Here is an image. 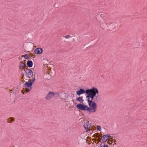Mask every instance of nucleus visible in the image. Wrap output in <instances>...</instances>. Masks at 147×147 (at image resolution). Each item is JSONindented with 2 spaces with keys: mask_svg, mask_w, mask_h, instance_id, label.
<instances>
[{
  "mask_svg": "<svg viewBox=\"0 0 147 147\" xmlns=\"http://www.w3.org/2000/svg\"><path fill=\"white\" fill-rule=\"evenodd\" d=\"M98 93L97 89L95 87L86 90V95H87L86 98H88L87 101L89 106H91L92 103L95 102L94 101L92 100L96 94Z\"/></svg>",
  "mask_w": 147,
  "mask_h": 147,
  "instance_id": "1",
  "label": "nucleus"
},
{
  "mask_svg": "<svg viewBox=\"0 0 147 147\" xmlns=\"http://www.w3.org/2000/svg\"><path fill=\"white\" fill-rule=\"evenodd\" d=\"M88 107L87 106L83 104V103L79 104L76 107L77 108L81 111H87L89 113H95L96 112L97 109V105L95 102L92 103L91 106H89Z\"/></svg>",
  "mask_w": 147,
  "mask_h": 147,
  "instance_id": "2",
  "label": "nucleus"
},
{
  "mask_svg": "<svg viewBox=\"0 0 147 147\" xmlns=\"http://www.w3.org/2000/svg\"><path fill=\"white\" fill-rule=\"evenodd\" d=\"M33 78L29 81L28 82H26L24 84V87L26 88L25 90L26 92H29L30 90L31 89V86L32 85V84L34 82L35 80V76L34 75Z\"/></svg>",
  "mask_w": 147,
  "mask_h": 147,
  "instance_id": "3",
  "label": "nucleus"
},
{
  "mask_svg": "<svg viewBox=\"0 0 147 147\" xmlns=\"http://www.w3.org/2000/svg\"><path fill=\"white\" fill-rule=\"evenodd\" d=\"M91 123L88 121L86 123H85L84 124V127L86 129V132H88V131H90V130L92 131L93 130L91 127Z\"/></svg>",
  "mask_w": 147,
  "mask_h": 147,
  "instance_id": "4",
  "label": "nucleus"
},
{
  "mask_svg": "<svg viewBox=\"0 0 147 147\" xmlns=\"http://www.w3.org/2000/svg\"><path fill=\"white\" fill-rule=\"evenodd\" d=\"M24 70L25 71V72L26 74L29 78H30L31 77H32L33 76V73L31 70L30 69H26Z\"/></svg>",
  "mask_w": 147,
  "mask_h": 147,
  "instance_id": "5",
  "label": "nucleus"
},
{
  "mask_svg": "<svg viewBox=\"0 0 147 147\" xmlns=\"http://www.w3.org/2000/svg\"><path fill=\"white\" fill-rule=\"evenodd\" d=\"M55 95V93L52 92H49L45 97V99L47 100H50L52 99L53 97Z\"/></svg>",
  "mask_w": 147,
  "mask_h": 147,
  "instance_id": "6",
  "label": "nucleus"
},
{
  "mask_svg": "<svg viewBox=\"0 0 147 147\" xmlns=\"http://www.w3.org/2000/svg\"><path fill=\"white\" fill-rule=\"evenodd\" d=\"M76 94L78 96L80 95L86 93V90L85 91L84 89L80 88L79 90L76 91Z\"/></svg>",
  "mask_w": 147,
  "mask_h": 147,
  "instance_id": "7",
  "label": "nucleus"
},
{
  "mask_svg": "<svg viewBox=\"0 0 147 147\" xmlns=\"http://www.w3.org/2000/svg\"><path fill=\"white\" fill-rule=\"evenodd\" d=\"M43 50L42 48H37L34 51V52L35 53L37 54H40L42 53Z\"/></svg>",
  "mask_w": 147,
  "mask_h": 147,
  "instance_id": "8",
  "label": "nucleus"
},
{
  "mask_svg": "<svg viewBox=\"0 0 147 147\" xmlns=\"http://www.w3.org/2000/svg\"><path fill=\"white\" fill-rule=\"evenodd\" d=\"M44 77L45 79L47 80H49L52 77L48 72L47 73L44 74Z\"/></svg>",
  "mask_w": 147,
  "mask_h": 147,
  "instance_id": "9",
  "label": "nucleus"
},
{
  "mask_svg": "<svg viewBox=\"0 0 147 147\" xmlns=\"http://www.w3.org/2000/svg\"><path fill=\"white\" fill-rule=\"evenodd\" d=\"M20 63L21 64L19 66V69H24L26 65V64L25 63H23L22 61H21Z\"/></svg>",
  "mask_w": 147,
  "mask_h": 147,
  "instance_id": "10",
  "label": "nucleus"
},
{
  "mask_svg": "<svg viewBox=\"0 0 147 147\" xmlns=\"http://www.w3.org/2000/svg\"><path fill=\"white\" fill-rule=\"evenodd\" d=\"M76 100L82 104L83 103L84 101L83 99L82 96H80L78 98H76Z\"/></svg>",
  "mask_w": 147,
  "mask_h": 147,
  "instance_id": "11",
  "label": "nucleus"
},
{
  "mask_svg": "<svg viewBox=\"0 0 147 147\" xmlns=\"http://www.w3.org/2000/svg\"><path fill=\"white\" fill-rule=\"evenodd\" d=\"M48 72L51 76V77L54 76L55 75V72L54 71H52L51 70H49L48 71Z\"/></svg>",
  "mask_w": 147,
  "mask_h": 147,
  "instance_id": "12",
  "label": "nucleus"
},
{
  "mask_svg": "<svg viewBox=\"0 0 147 147\" xmlns=\"http://www.w3.org/2000/svg\"><path fill=\"white\" fill-rule=\"evenodd\" d=\"M27 63L28 66L29 67H31L33 65V63L31 61H28Z\"/></svg>",
  "mask_w": 147,
  "mask_h": 147,
  "instance_id": "13",
  "label": "nucleus"
},
{
  "mask_svg": "<svg viewBox=\"0 0 147 147\" xmlns=\"http://www.w3.org/2000/svg\"><path fill=\"white\" fill-rule=\"evenodd\" d=\"M108 140V138H107V137H105L104 135L102 137V142L104 143L106 142Z\"/></svg>",
  "mask_w": 147,
  "mask_h": 147,
  "instance_id": "14",
  "label": "nucleus"
},
{
  "mask_svg": "<svg viewBox=\"0 0 147 147\" xmlns=\"http://www.w3.org/2000/svg\"><path fill=\"white\" fill-rule=\"evenodd\" d=\"M100 147H108V146L106 144H105L103 142L100 145Z\"/></svg>",
  "mask_w": 147,
  "mask_h": 147,
  "instance_id": "15",
  "label": "nucleus"
},
{
  "mask_svg": "<svg viewBox=\"0 0 147 147\" xmlns=\"http://www.w3.org/2000/svg\"><path fill=\"white\" fill-rule=\"evenodd\" d=\"M22 57H24L26 59L29 58V57L27 54H25L24 55H22Z\"/></svg>",
  "mask_w": 147,
  "mask_h": 147,
  "instance_id": "16",
  "label": "nucleus"
},
{
  "mask_svg": "<svg viewBox=\"0 0 147 147\" xmlns=\"http://www.w3.org/2000/svg\"><path fill=\"white\" fill-rule=\"evenodd\" d=\"M55 95L57 96V98H59L60 97L59 94V93H55Z\"/></svg>",
  "mask_w": 147,
  "mask_h": 147,
  "instance_id": "17",
  "label": "nucleus"
},
{
  "mask_svg": "<svg viewBox=\"0 0 147 147\" xmlns=\"http://www.w3.org/2000/svg\"><path fill=\"white\" fill-rule=\"evenodd\" d=\"M71 37V36H70L69 35H68L67 36H64V37L66 38H70Z\"/></svg>",
  "mask_w": 147,
  "mask_h": 147,
  "instance_id": "18",
  "label": "nucleus"
},
{
  "mask_svg": "<svg viewBox=\"0 0 147 147\" xmlns=\"http://www.w3.org/2000/svg\"><path fill=\"white\" fill-rule=\"evenodd\" d=\"M104 136L105 137H107V138H108L111 137L110 135L108 134L104 135Z\"/></svg>",
  "mask_w": 147,
  "mask_h": 147,
  "instance_id": "19",
  "label": "nucleus"
},
{
  "mask_svg": "<svg viewBox=\"0 0 147 147\" xmlns=\"http://www.w3.org/2000/svg\"><path fill=\"white\" fill-rule=\"evenodd\" d=\"M97 129L98 130L100 131L101 130V128L99 126H97Z\"/></svg>",
  "mask_w": 147,
  "mask_h": 147,
  "instance_id": "20",
  "label": "nucleus"
},
{
  "mask_svg": "<svg viewBox=\"0 0 147 147\" xmlns=\"http://www.w3.org/2000/svg\"><path fill=\"white\" fill-rule=\"evenodd\" d=\"M33 55H32V54H30L29 55V57H32V56H33Z\"/></svg>",
  "mask_w": 147,
  "mask_h": 147,
  "instance_id": "21",
  "label": "nucleus"
},
{
  "mask_svg": "<svg viewBox=\"0 0 147 147\" xmlns=\"http://www.w3.org/2000/svg\"><path fill=\"white\" fill-rule=\"evenodd\" d=\"M101 141V139H98V142L97 143H99V142H100Z\"/></svg>",
  "mask_w": 147,
  "mask_h": 147,
  "instance_id": "22",
  "label": "nucleus"
},
{
  "mask_svg": "<svg viewBox=\"0 0 147 147\" xmlns=\"http://www.w3.org/2000/svg\"><path fill=\"white\" fill-rule=\"evenodd\" d=\"M10 119H11L12 121H14V120L13 118H11Z\"/></svg>",
  "mask_w": 147,
  "mask_h": 147,
  "instance_id": "23",
  "label": "nucleus"
},
{
  "mask_svg": "<svg viewBox=\"0 0 147 147\" xmlns=\"http://www.w3.org/2000/svg\"><path fill=\"white\" fill-rule=\"evenodd\" d=\"M112 24L111 23H107V25H110V24Z\"/></svg>",
  "mask_w": 147,
  "mask_h": 147,
  "instance_id": "24",
  "label": "nucleus"
},
{
  "mask_svg": "<svg viewBox=\"0 0 147 147\" xmlns=\"http://www.w3.org/2000/svg\"><path fill=\"white\" fill-rule=\"evenodd\" d=\"M111 142L113 143H114V142H116V141L115 140H114V141H113V140H112Z\"/></svg>",
  "mask_w": 147,
  "mask_h": 147,
  "instance_id": "25",
  "label": "nucleus"
},
{
  "mask_svg": "<svg viewBox=\"0 0 147 147\" xmlns=\"http://www.w3.org/2000/svg\"><path fill=\"white\" fill-rule=\"evenodd\" d=\"M11 91H12V90H10V92H11Z\"/></svg>",
  "mask_w": 147,
  "mask_h": 147,
  "instance_id": "26",
  "label": "nucleus"
},
{
  "mask_svg": "<svg viewBox=\"0 0 147 147\" xmlns=\"http://www.w3.org/2000/svg\"><path fill=\"white\" fill-rule=\"evenodd\" d=\"M111 139H113V138H111Z\"/></svg>",
  "mask_w": 147,
  "mask_h": 147,
  "instance_id": "27",
  "label": "nucleus"
}]
</instances>
